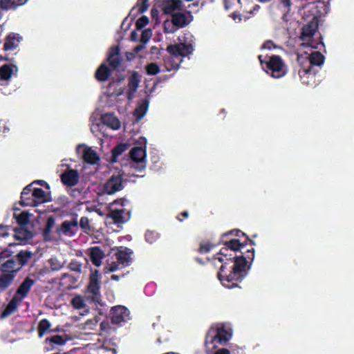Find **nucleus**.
Returning <instances> with one entry per match:
<instances>
[{
  "label": "nucleus",
  "mask_w": 354,
  "mask_h": 354,
  "mask_svg": "<svg viewBox=\"0 0 354 354\" xmlns=\"http://www.w3.org/2000/svg\"><path fill=\"white\" fill-rule=\"evenodd\" d=\"M248 242L251 245H254V241L238 229L221 235L220 244L223 246L214 259L222 263L217 277L224 287L241 288L239 284L248 275L254 258L253 248L243 251Z\"/></svg>",
  "instance_id": "nucleus-1"
},
{
  "label": "nucleus",
  "mask_w": 354,
  "mask_h": 354,
  "mask_svg": "<svg viewBox=\"0 0 354 354\" xmlns=\"http://www.w3.org/2000/svg\"><path fill=\"white\" fill-rule=\"evenodd\" d=\"M32 257V253L28 250H21L12 256L8 250L0 252V271L15 279L23 266L27 264Z\"/></svg>",
  "instance_id": "nucleus-2"
},
{
  "label": "nucleus",
  "mask_w": 354,
  "mask_h": 354,
  "mask_svg": "<svg viewBox=\"0 0 354 354\" xmlns=\"http://www.w3.org/2000/svg\"><path fill=\"white\" fill-rule=\"evenodd\" d=\"M263 56L258 58L264 71L274 78H281L287 73V67L279 55H272L268 61L262 59Z\"/></svg>",
  "instance_id": "nucleus-3"
},
{
  "label": "nucleus",
  "mask_w": 354,
  "mask_h": 354,
  "mask_svg": "<svg viewBox=\"0 0 354 354\" xmlns=\"http://www.w3.org/2000/svg\"><path fill=\"white\" fill-rule=\"evenodd\" d=\"M230 337L231 335L224 327H211L206 334L205 345L208 346L209 344H214V347L216 344H225Z\"/></svg>",
  "instance_id": "nucleus-4"
},
{
  "label": "nucleus",
  "mask_w": 354,
  "mask_h": 354,
  "mask_svg": "<svg viewBox=\"0 0 354 354\" xmlns=\"http://www.w3.org/2000/svg\"><path fill=\"white\" fill-rule=\"evenodd\" d=\"M88 299L95 304H100L101 301L100 273L95 270L89 276L88 284L86 287Z\"/></svg>",
  "instance_id": "nucleus-5"
},
{
  "label": "nucleus",
  "mask_w": 354,
  "mask_h": 354,
  "mask_svg": "<svg viewBox=\"0 0 354 354\" xmlns=\"http://www.w3.org/2000/svg\"><path fill=\"white\" fill-rule=\"evenodd\" d=\"M130 158L132 160L131 167L141 172L146 168L147 152L142 147H134L130 151Z\"/></svg>",
  "instance_id": "nucleus-6"
},
{
  "label": "nucleus",
  "mask_w": 354,
  "mask_h": 354,
  "mask_svg": "<svg viewBox=\"0 0 354 354\" xmlns=\"http://www.w3.org/2000/svg\"><path fill=\"white\" fill-rule=\"evenodd\" d=\"M79 230V223L77 221V215L72 218L71 220H66L58 226L56 229L57 234L60 235H64L66 236H75Z\"/></svg>",
  "instance_id": "nucleus-7"
},
{
  "label": "nucleus",
  "mask_w": 354,
  "mask_h": 354,
  "mask_svg": "<svg viewBox=\"0 0 354 354\" xmlns=\"http://www.w3.org/2000/svg\"><path fill=\"white\" fill-rule=\"evenodd\" d=\"M129 310L124 306H116L111 308V322L113 324H120L129 319Z\"/></svg>",
  "instance_id": "nucleus-8"
},
{
  "label": "nucleus",
  "mask_w": 354,
  "mask_h": 354,
  "mask_svg": "<svg viewBox=\"0 0 354 354\" xmlns=\"http://www.w3.org/2000/svg\"><path fill=\"white\" fill-rule=\"evenodd\" d=\"M123 188V178L120 175H113L104 185V192L111 195Z\"/></svg>",
  "instance_id": "nucleus-9"
},
{
  "label": "nucleus",
  "mask_w": 354,
  "mask_h": 354,
  "mask_svg": "<svg viewBox=\"0 0 354 354\" xmlns=\"http://www.w3.org/2000/svg\"><path fill=\"white\" fill-rule=\"evenodd\" d=\"M167 52L176 57H185L192 53L194 48L192 44L186 43H180L178 44H171L167 48Z\"/></svg>",
  "instance_id": "nucleus-10"
},
{
  "label": "nucleus",
  "mask_w": 354,
  "mask_h": 354,
  "mask_svg": "<svg viewBox=\"0 0 354 354\" xmlns=\"http://www.w3.org/2000/svg\"><path fill=\"white\" fill-rule=\"evenodd\" d=\"M69 339L66 335H55L45 339L44 348L47 351H53L59 346L64 345Z\"/></svg>",
  "instance_id": "nucleus-11"
},
{
  "label": "nucleus",
  "mask_w": 354,
  "mask_h": 354,
  "mask_svg": "<svg viewBox=\"0 0 354 354\" xmlns=\"http://www.w3.org/2000/svg\"><path fill=\"white\" fill-rule=\"evenodd\" d=\"M62 183L67 187L76 185L80 180V175L76 169H69L60 176Z\"/></svg>",
  "instance_id": "nucleus-12"
},
{
  "label": "nucleus",
  "mask_w": 354,
  "mask_h": 354,
  "mask_svg": "<svg viewBox=\"0 0 354 354\" xmlns=\"http://www.w3.org/2000/svg\"><path fill=\"white\" fill-rule=\"evenodd\" d=\"M189 16L183 12H177L171 15V23L174 26L178 28H182L187 26L192 20V15L191 12H187Z\"/></svg>",
  "instance_id": "nucleus-13"
},
{
  "label": "nucleus",
  "mask_w": 354,
  "mask_h": 354,
  "mask_svg": "<svg viewBox=\"0 0 354 354\" xmlns=\"http://www.w3.org/2000/svg\"><path fill=\"white\" fill-rule=\"evenodd\" d=\"M140 81L141 76L139 75L138 72L133 71L128 80L129 89L127 92V97L128 100H131L133 97Z\"/></svg>",
  "instance_id": "nucleus-14"
},
{
  "label": "nucleus",
  "mask_w": 354,
  "mask_h": 354,
  "mask_svg": "<svg viewBox=\"0 0 354 354\" xmlns=\"http://www.w3.org/2000/svg\"><path fill=\"white\" fill-rule=\"evenodd\" d=\"M120 50L118 46H112L109 51L107 62L112 69L118 68L122 62V59L120 57Z\"/></svg>",
  "instance_id": "nucleus-15"
},
{
  "label": "nucleus",
  "mask_w": 354,
  "mask_h": 354,
  "mask_svg": "<svg viewBox=\"0 0 354 354\" xmlns=\"http://www.w3.org/2000/svg\"><path fill=\"white\" fill-rule=\"evenodd\" d=\"M82 147H84L82 154V158L84 161L91 165L97 164V162L100 161V158L99 156L97 155V153L91 148L85 147L84 145H79L77 146V152H79L80 149Z\"/></svg>",
  "instance_id": "nucleus-16"
},
{
  "label": "nucleus",
  "mask_w": 354,
  "mask_h": 354,
  "mask_svg": "<svg viewBox=\"0 0 354 354\" xmlns=\"http://www.w3.org/2000/svg\"><path fill=\"white\" fill-rule=\"evenodd\" d=\"M183 1L181 0H163L161 10L165 15H173L174 11L180 10Z\"/></svg>",
  "instance_id": "nucleus-17"
},
{
  "label": "nucleus",
  "mask_w": 354,
  "mask_h": 354,
  "mask_svg": "<svg viewBox=\"0 0 354 354\" xmlns=\"http://www.w3.org/2000/svg\"><path fill=\"white\" fill-rule=\"evenodd\" d=\"M33 198V187L32 183H30L26 186L21 194L20 204L22 206H31L34 207V199Z\"/></svg>",
  "instance_id": "nucleus-18"
},
{
  "label": "nucleus",
  "mask_w": 354,
  "mask_h": 354,
  "mask_svg": "<svg viewBox=\"0 0 354 354\" xmlns=\"http://www.w3.org/2000/svg\"><path fill=\"white\" fill-rule=\"evenodd\" d=\"M88 256L92 263L99 267L102 264V261L104 258L105 254L99 246H94L88 249Z\"/></svg>",
  "instance_id": "nucleus-19"
},
{
  "label": "nucleus",
  "mask_w": 354,
  "mask_h": 354,
  "mask_svg": "<svg viewBox=\"0 0 354 354\" xmlns=\"http://www.w3.org/2000/svg\"><path fill=\"white\" fill-rule=\"evenodd\" d=\"M133 252L131 249L125 248L124 250H118L115 253L117 263L123 266H128L132 261L131 254Z\"/></svg>",
  "instance_id": "nucleus-20"
},
{
  "label": "nucleus",
  "mask_w": 354,
  "mask_h": 354,
  "mask_svg": "<svg viewBox=\"0 0 354 354\" xmlns=\"http://www.w3.org/2000/svg\"><path fill=\"white\" fill-rule=\"evenodd\" d=\"M34 283L35 280L30 278L29 277H26L24 281L20 284V286L17 288L16 293L15 295L19 296V297L22 298L23 299L24 298L27 297L28 292H30Z\"/></svg>",
  "instance_id": "nucleus-21"
},
{
  "label": "nucleus",
  "mask_w": 354,
  "mask_h": 354,
  "mask_svg": "<svg viewBox=\"0 0 354 354\" xmlns=\"http://www.w3.org/2000/svg\"><path fill=\"white\" fill-rule=\"evenodd\" d=\"M101 122L113 130H118L121 127L120 121L113 113L103 114L101 116Z\"/></svg>",
  "instance_id": "nucleus-22"
},
{
  "label": "nucleus",
  "mask_w": 354,
  "mask_h": 354,
  "mask_svg": "<svg viewBox=\"0 0 354 354\" xmlns=\"http://www.w3.org/2000/svg\"><path fill=\"white\" fill-rule=\"evenodd\" d=\"M34 199V207H37L39 205L44 203L50 201V198L48 194H46V192L41 188L33 187V198Z\"/></svg>",
  "instance_id": "nucleus-23"
},
{
  "label": "nucleus",
  "mask_w": 354,
  "mask_h": 354,
  "mask_svg": "<svg viewBox=\"0 0 354 354\" xmlns=\"http://www.w3.org/2000/svg\"><path fill=\"white\" fill-rule=\"evenodd\" d=\"M317 71L312 67H301L299 70V75L304 84H310V81L315 78Z\"/></svg>",
  "instance_id": "nucleus-24"
},
{
  "label": "nucleus",
  "mask_w": 354,
  "mask_h": 354,
  "mask_svg": "<svg viewBox=\"0 0 354 354\" xmlns=\"http://www.w3.org/2000/svg\"><path fill=\"white\" fill-rule=\"evenodd\" d=\"M111 70L106 66V64H101L97 68L95 77L98 82H106L111 75Z\"/></svg>",
  "instance_id": "nucleus-25"
},
{
  "label": "nucleus",
  "mask_w": 354,
  "mask_h": 354,
  "mask_svg": "<svg viewBox=\"0 0 354 354\" xmlns=\"http://www.w3.org/2000/svg\"><path fill=\"white\" fill-rule=\"evenodd\" d=\"M22 298H20L19 296L15 295L2 312L1 317H8L14 313L17 309L18 306L20 304Z\"/></svg>",
  "instance_id": "nucleus-26"
},
{
  "label": "nucleus",
  "mask_w": 354,
  "mask_h": 354,
  "mask_svg": "<svg viewBox=\"0 0 354 354\" xmlns=\"http://www.w3.org/2000/svg\"><path fill=\"white\" fill-rule=\"evenodd\" d=\"M13 230L15 232L14 237L16 240L26 241L32 238V232L25 227H15Z\"/></svg>",
  "instance_id": "nucleus-27"
},
{
  "label": "nucleus",
  "mask_w": 354,
  "mask_h": 354,
  "mask_svg": "<svg viewBox=\"0 0 354 354\" xmlns=\"http://www.w3.org/2000/svg\"><path fill=\"white\" fill-rule=\"evenodd\" d=\"M124 210L121 209H111L109 216L113 219L114 223L121 224L126 223L129 218V213H127V216H124Z\"/></svg>",
  "instance_id": "nucleus-28"
},
{
  "label": "nucleus",
  "mask_w": 354,
  "mask_h": 354,
  "mask_svg": "<svg viewBox=\"0 0 354 354\" xmlns=\"http://www.w3.org/2000/svg\"><path fill=\"white\" fill-rule=\"evenodd\" d=\"M55 219L53 216H50L48 217L46 226L43 231V237L44 241H49L52 240L51 232L52 229L55 226Z\"/></svg>",
  "instance_id": "nucleus-29"
},
{
  "label": "nucleus",
  "mask_w": 354,
  "mask_h": 354,
  "mask_svg": "<svg viewBox=\"0 0 354 354\" xmlns=\"http://www.w3.org/2000/svg\"><path fill=\"white\" fill-rule=\"evenodd\" d=\"M51 323L47 319H42L39 322L37 326L38 337H43L46 334L50 333Z\"/></svg>",
  "instance_id": "nucleus-30"
},
{
  "label": "nucleus",
  "mask_w": 354,
  "mask_h": 354,
  "mask_svg": "<svg viewBox=\"0 0 354 354\" xmlns=\"http://www.w3.org/2000/svg\"><path fill=\"white\" fill-rule=\"evenodd\" d=\"M309 67L313 68L314 66H321L324 64V56L319 51H314L308 57Z\"/></svg>",
  "instance_id": "nucleus-31"
},
{
  "label": "nucleus",
  "mask_w": 354,
  "mask_h": 354,
  "mask_svg": "<svg viewBox=\"0 0 354 354\" xmlns=\"http://www.w3.org/2000/svg\"><path fill=\"white\" fill-rule=\"evenodd\" d=\"M149 106V102L147 100H143L138 106L133 111V115L135 116L136 121H140L146 114Z\"/></svg>",
  "instance_id": "nucleus-32"
},
{
  "label": "nucleus",
  "mask_w": 354,
  "mask_h": 354,
  "mask_svg": "<svg viewBox=\"0 0 354 354\" xmlns=\"http://www.w3.org/2000/svg\"><path fill=\"white\" fill-rule=\"evenodd\" d=\"M15 279L4 272L0 273V292L7 290L13 283Z\"/></svg>",
  "instance_id": "nucleus-33"
},
{
  "label": "nucleus",
  "mask_w": 354,
  "mask_h": 354,
  "mask_svg": "<svg viewBox=\"0 0 354 354\" xmlns=\"http://www.w3.org/2000/svg\"><path fill=\"white\" fill-rule=\"evenodd\" d=\"M19 42V40L15 35H9L6 39L3 49L5 50H14L17 47Z\"/></svg>",
  "instance_id": "nucleus-34"
},
{
  "label": "nucleus",
  "mask_w": 354,
  "mask_h": 354,
  "mask_svg": "<svg viewBox=\"0 0 354 354\" xmlns=\"http://www.w3.org/2000/svg\"><path fill=\"white\" fill-rule=\"evenodd\" d=\"M13 73V66L3 64L0 67V78L3 80H8Z\"/></svg>",
  "instance_id": "nucleus-35"
},
{
  "label": "nucleus",
  "mask_w": 354,
  "mask_h": 354,
  "mask_svg": "<svg viewBox=\"0 0 354 354\" xmlns=\"http://www.w3.org/2000/svg\"><path fill=\"white\" fill-rule=\"evenodd\" d=\"M15 218H16L17 223L20 225L24 227L30 221L29 214L23 212L19 215H17L16 214H14Z\"/></svg>",
  "instance_id": "nucleus-36"
},
{
  "label": "nucleus",
  "mask_w": 354,
  "mask_h": 354,
  "mask_svg": "<svg viewBox=\"0 0 354 354\" xmlns=\"http://www.w3.org/2000/svg\"><path fill=\"white\" fill-rule=\"evenodd\" d=\"M127 144L122 143L115 146L112 150L113 161H115V159L127 149Z\"/></svg>",
  "instance_id": "nucleus-37"
},
{
  "label": "nucleus",
  "mask_w": 354,
  "mask_h": 354,
  "mask_svg": "<svg viewBox=\"0 0 354 354\" xmlns=\"http://www.w3.org/2000/svg\"><path fill=\"white\" fill-rule=\"evenodd\" d=\"M224 8L226 10H238L241 7V0H224Z\"/></svg>",
  "instance_id": "nucleus-38"
},
{
  "label": "nucleus",
  "mask_w": 354,
  "mask_h": 354,
  "mask_svg": "<svg viewBox=\"0 0 354 354\" xmlns=\"http://www.w3.org/2000/svg\"><path fill=\"white\" fill-rule=\"evenodd\" d=\"M145 71L148 75H155L160 73V68L156 63L151 62L146 65Z\"/></svg>",
  "instance_id": "nucleus-39"
},
{
  "label": "nucleus",
  "mask_w": 354,
  "mask_h": 354,
  "mask_svg": "<svg viewBox=\"0 0 354 354\" xmlns=\"http://www.w3.org/2000/svg\"><path fill=\"white\" fill-rule=\"evenodd\" d=\"M71 303L72 306L75 309H78V310L82 309L85 306L84 300L82 298V297H81L80 295H77V296L74 297L71 299Z\"/></svg>",
  "instance_id": "nucleus-40"
},
{
  "label": "nucleus",
  "mask_w": 354,
  "mask_h": 354,
  "mask_svg": "<svg viewBox=\"0 0 354 354\" xmlns=\"http://www.w3.org/2000/svg\"><path fill=\"white\" fill-rule=\"evenodd\" d=\"M78 223L79 227H80L84 232L88 233L91 230L90 221L87 216H82Z\"/></svg>",
  "instance_id": "nucleus-41"
},
{
  "label": "nucleus",
  "mask_w": 354,
  "mask_h": 354,
  "mask_svg": "<svg viewBox=\"0 0 354 354\" xmlns=\"http://www.w3.org/2000/svg\"><path fill=\"white\" fill-rule=\"evenodd\" d=\"M12 229V227L10 225H6L3 224L0 225V248H3L2 245V239L6 238L9 236V231Z\"/></svg>",
  "instance_id": "nucleus-42"
},
{
  "label": "nucleus",
  "mask_w": 354,
  "mask_h": 354,
  "mask_svg": "<svg viewBox=\"0 0 354 354\" xmlns=\"http://www.w3.org/2000/svg\"><path fill=\"white\" fill-rule=\"evenodd\" d=\"M315 30L310 26H304L302 29L301 39L306 40L307 38H311L315 34Z\"/></svg>",
  "instance_id": "nucleus-43"
},
{
  "label": "nucleus",
  "mask_w": 354,
  "mask_h": 354,
  "mask_svg": "<svg viewBox=\"0 0 354 354\" xmlns=\"http://www.w3.org/2000/svg\"><path fill=\"white\" fill-rule=\"evenodd\" d=\"M216 245L209 242L201 243L197 251L201 254H206L209 252Z\"/></svg>",
  "instance_id": "nucleus-44"
},
{
  "label": "nucleus",
  "mask_w": 354,
  "mask_h": 354,
  "mask_svg": "<svg viewBox=\"0 0 354 354\" xmlns=\"http://www.w3.org/2000/svg\"><path fill=\"white\" fill-rule=\"evenodd\" d=\"M145 240L150 244L153 243L158 239V233L155 231L147 230L145 233Z\"/></svg>",
  "instance_id": "nucleus-45"
},
{
  "label": "nucleus",
  "mask_w": 354,
  "mask_h": 354,
  "mask_svg": "<svg viewBox=\"0 0 354 354\" xmlns=\"http://www.w3.org/2000/svg\"><path fill=\"white\" fill-rule=\"evenodd\" d=\"M149 0H138L136 6L138 7V12L142 14L147 10L149 8Z\"/></svg>",
  "instance_id": "nucleus-46"
},
{
  "label": "nucleus",
  "mask_w": 354,
  "mask_h": 354,
  "mask_svg": "<svg viewBox=\"0 0 354 354\" xmlns=\"http://www.w3.org/2000/svg\"><path fill=\"white\" fill-rule=\"evenodd\" d=\"M149 18L147 16H142L140 17L136 23V26L138 30H140L149 24Z\"/></svg>",
  "instance_id": "nucleus-47"
},
{
  "label": "nucleus",
  "mask_w": 354,
  "mask_h": 354,
  "mask_svg": "<svg viewBox=\"0 0 354 354\" xmlns=\"http://www.w3.org/2000/svg\"><path fill=\"white\" fill-rule=\"evenodd\" d=\"M152 35L151 30L150 29H145L142 32L140 41L142 43L147 42Z\"/></svg>",
  "instance_id": "nucleus-48"
},
{
  "label": "nucleus",
  "mask_w": 354,
  "mask_h": 354,
  "mask_svg": "<svg viewBox=\"0 0 354 354\" xmlns=\"http://www.w3.org/2000/svg\"><path fill=\"white\" fill-rule=\"evenodd\" d=\"M100 327L101 334L104 333H109L110 329V324L108 320H104L100 323Z\"/></svg>",
  "instance_id": "nucleus-49"
},
{
  "label": "nucleus",
  "mask_w": 354,
  "mask_h": 354,
  "mask_svg": "<svg viewBox=\"0 0 354 354\" xmlns=\"http://www.w3.org/2000/svg\"><path fill=\"white\" fill-rule=\"evenodd\" d=\"M261 48L264 49L271 50L272 48H276L277 46L274 44L272 41L267 40L263 43Z\"/></svg>",
  "instance_id": "nucleus-50"
},
{
  "label": "nucleus",
  "mask_w": 354,
  "mask_h": 354,
  "mask_svg": "<svg viewBox=\"0 0 354 354\" xmlns=\"http://www.w3.org/2000/svg\"><path fill=\"white\" fill-rule=\"evenodd\" d=\"M28 0H8L9 2H11L14 7H17L19 6H22L27 2Z\"/></svg>",
  "instance_id": "nucleus-51"
},
{
  "label": "nucleus",
  "mask_w": 354,
  "mask_h": 354,
  "mask_svg": "<svg viewBox=\"0 0 354 354\" xmlns=\"http://www.w3.org/2000/svg\"><path fill=\"white\" fill-rule=\"evenodd\" d=\"M159 11L155 7H153L151 10V16L153 19H158Z\"/></svg>",
  "instance_id": "nucleus-52"
},
{
  "label": "nucleus",
  "mask_w": 354,
  "mask_h": 354,
  "mask_svg": "<svg viewBox=\"0 0 354 354\" xmlns=\"http://www.w3.org/2000/svg\"><path fill=\"white\" fill-rule=\"evenodd\" d=\"M234 12L231 14L230 17L236 20L239 19V20H241V15L236 11L237 10H233Z\"/></svg>",
  "instance_id": "nucleus-53"
},
{
  "label": "nucleus",
  "mask_w": 354,
  "mask_h": 354,
  "mask_svg": "<svg viewBox=\"0 0 354 354\" xmlns=\"http://www.w3.org/2000/svg\"><path fill=\"white\" fill-rule=\"evenodd\" d=\"M118 263L113 262L112 264L110 265L109 270V272H115L118 269Z\"/></svg>",
  "instance_id": "nucleus-54"
},
{
  "label": "nucleus",
  "mask_w": 354,
  "mask_h": 354,
  "mask_svg": "<svg viewBox=\"0 0 354 354\" xmlns=\"http://www.w3.org/2000/svg\"><path fill=\"white\" fill-rule=\"evenodd\" d=\"M279 1L286 8H289L291 6L290 0H279Z\"/></svg>",
  "instance_id": "nucleus-55"
},
{
  "label": "nucleus",
  "mask_w": 354,
  "mask_h": 354,
  "mask_svg": "<svg viewBox=\"0 0 354 354\" xmlns=\"http://www.w3.org/2000/svg\"><path fill=\"white\" fill-rule=\"evenodd\" d=\"M214 354H230V352L227 348H221L216 351Z\"/></svg>",
  "instance_id": "nucleus-56"
},
{
  "label": "nucleus",
  "mask_w": 354,
  "mask_h": 354,
  "mask_svg": "<svg viewBox=\"0 0 354 354\" xmlns=\"http://www.w3.org/2000/svg\"><path fill=\"white\" fill-rule=\"evenodd\" d=\"M130 38L132 41H136L138 40V33L136 30H133L130 35Z\"/></svg>",
  "instance_id": "nucleus-57"
},
{
  "label": "nucleus",
  "mask_w": 354,
  "mask_h": 354,
  "mask_svg": "<svg viewBox=\"0 0 354 354\" xmlns=\"http://www.w3.org/2000/svg\"><path fill=\"white\" fill-rule=\"evenodd\" d=\"M189 216V214L187 211H185L183 212H182L178 216V219L180 221H182L183 219L181 218L180 216H183L184 218H187Z\"/></svg>",
  "instance_id": "nucleus-58"
},
{
  "label": "nucleus",
  "mask_w": 354,
  "mask_h": 354,
  "mask_svg": "<svg viewBox=\"0 0 354 354\" xmlns=\"http://www.w3.org/2000/svg\"><path fill=\"white\" fill-rule=\"evenodd\" d=\"M167 24H169V21H165L164 23L165 32V33H172L174 32V30H169L167 27Z\"/></svg>",
  "instance_id": "nucleus-59"
},
{
  "label": "nucleus",
  "mask_w": 354,
  "mask_h": 354,
  "mask_svg": "<svg viewBox=\"0 0 354 354\" xmlns=\"http://www.w3.org/2000/svg\"><path fill=\"white\" fill-rule=\"evenodd\" d=\"M143 48V46L138 45L136 46L133 49L134 53H138Z\"/></svg>",
  "instance_id": "nucleus-60"
},
{
  "label": "nucleus",
  "mask_w": 354,
  "mask_h": 354,
  "mask_svg": "<svg viewBox=\"0 0 354 354\" xmlns=\"http://www.w3.org/2000/svg\"><path fill=\"white\" fill-rule=\"evenodd\" d=\"M32 183V184L33 183H37V184H39L41 185H44V184H46V183L44 180H37L34 181Z\"/></svg>",
  "instance_id": "nucleus-61"
},
{
  "label": "nucleus",
  "mask_w": 354,
  "mask_h": 354,
  "mask_svg": "<svg viewBox=\"0 0 354 354\" xmlns=\"http://www.w3.org/2000/svg\"><path fill=\"white\" fill-rule=\"evenodd\" d=\"M198 5H199V2L198 1L194 2L192 4H189L188 6V8H192V7H197V6H198Z\"/></svg>",
  "instance_id": "nucleus-62"
},
{
  "label": "nucleus",
  "mask_w": 354,
  "mask_h": 354,
  "mask_svg": "<svg viewBox=\"0 0 354 354\" xmlns=\"http://www.w3.org/2000/svg\"><path fill=\"white\" fill-rule=\"evenodd\" d=\"M111 279L114 281H118L120 279V276L117 274H112Z\"/></svg>",
  "instance_id": "nucleus-63"
},
{
  "label": "nucleus",
  "mask_w": 354,
  "mask_h": 354,
  "mask_svg": "<svg viewBox=\"0 0 354 354\" xmlns=\"http://www.w3.org/2000/svg\"><path fill=\"white\" fill-rule=\"evenodd\" d=\"M260 8L259 5H256L254 6L253 9L250 11V13H254L255 11H257Z\"/></svg>",
  "instance_id": "nucleus-64"
}]
</instances>
